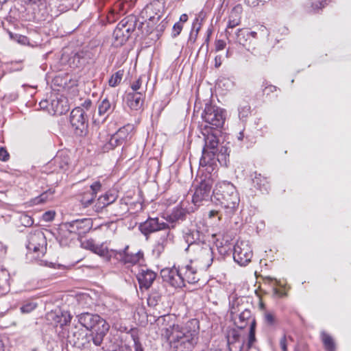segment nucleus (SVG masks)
<instances>
[{
  "label": "nucleus",
  "instance_id": "nucleus-43",
  "mask_svg": "<svg viewBox=\"0 0 351 351\" xmlns=\"http://www.w3.org/2000/svg\"><path fill=\"white\" fill-rule=\"evenodd\" d=\"M124 74L123 70H119L113 74L108 81V84L111 87H115L120 84Z\"/></svg>",
  "mask_w": 351,
  "mask_h": 351
},
{
  "label": "nucleus",
  "instance_id": "nucleus-51",
  "mask_svg": "<svg viewBox=\"0 0 351 351\" xmlns=\"http://www.w3.org/2000/svg\"><path fill=\"white\" fill-rule=\"evenodd\" d=\"M182 28H183V25L181 23H180V22L176 23L172 29V33H171L172 37L176 38V36H178L180 34L181 31L182 30Z\"/></svg>",
  "mask_w": 351,
  "mask_h": 351
},
{
  "label": "nucleus",
  "instance_id": "nucleus-47",
  "mask_svg": "<svg viewBox=\"0 0 351 351\" xmlns=\"http://www.w3.org/2000/svg\"><path fill=\"white\" fill-rule=\"evenodd\" d=\"M264 320L267 325L274 326L277 321L275 315L271 312H266L264 315Z\"/></svg>",
  "mask_w": 351,
  "mask_h": 351
},
{
  "label": "nucleus",
  "instance_id": "nucleus-59",
  "mask_svg": "<svg viewBox=\"0 0 351 351\" xmlns=\"http://www.w3.org/2000/svg\"><path fill=\"white\" fill-rule=\"evenodd\" d=\"M39 106L41 109L45 110L49 112L50 101L48 100H43L39 103Z\"/></svg>",
  "mask_w": 351,
  "mask_h": 351
},
{
  "label": "nucleus",
  "instance_id": "nucleus-9",
  "mask_svg": "<svg viewBox=\"0 0 351 351\" xmlns=\"http://www.w3.org/2000/svg\"><path fill=\"white\" fill-rule=\"evenodd\" d=\"M213 186V180L208 178L202 180L200 182L195 186V192L193 195L192 202L199 206L204 202H208L210 199V191Z\"/></svg>",
  "mask_w": 351,
  "mask_h": 351
},
{
  "label": "nucleus",
  "instance_id": "nucleus-62",
  "mask_svg": "<svg viewBox=\"0 0 351 351\" xmlns=\"http://www.w3.org/2000/svg\"><path fill=\"white\" fill-rule=\"evenodd\" d=\"M60 5H65L66 8H68L71 6V3L69 2L71 0H56Z\"/></svg>",
  "mask_w": 351,
  "mask_h": 351
},
{
  "label": "nucleus",
  "instance_id": "nucleus-1",
  "mask_svg": "<svg viewBox=\"0 0 351 351\" xmlns=\"http://www.w3.org/2000/svg\"><path fill=\"white\" fill-rule=\"evenodd\" d=\"M199 321L192 319L184 325L165 328L162 335L175 351H193L199 340Z\"/></svg>",
  "mask_w": 351,
  "mask_h": 351
},
{
  "label": "nucleus",
  "instance_id": "nucleus-49",
  "mask_svg": "<svg viewBox=\"0 0 351 351\" xmlns=\"http://www.w3.org/2000/svg\"><path fill=\"white\" fill-rule=\"evenodd\" d=\"M20 220L21 223L26 227L31 226L34 223L32 217L25 214L21 216Z\"/></svg>",
  "mask_w": 351,
  "mask_h": 351
},
{
  "label": "nucleus",
  "instance_id": "nucleus-61",
  "mask_svg": "<svg viewBox=\"0 0 351 351\" xmlns=\"http://www.w3.org/2000/svg\"><path fill=\"white\" fill-rule=\"evenodd\" d=\"M245 2L251 7H256L258 5L259 3H261V0H245Z\"/></svg>",
  "mask_w": 351,
  "mask_h": 351
},
{
  "label": "nucleus",
  "instance_id": "nucleus-57",
  "mask_svg": "<svg viewBox=\"0 0 351 351\" xmlns=\"http://www.w3.org/2000/svg\"><path fill=\"white\" fill-rule=\"evenodd\" d=\"M280 346L282 351H288L287 350V338L286 335H284L280 339Z\"/></svg>",
  "mask_w": 351,
  "mask_h": 351
},
{
  "label": "nucleus",
  "instance_id": "nucleus-63",
  "mask_svg": "<svg viewBox=\"0 0 351 351\" xmlns=\"http://www.w3.org/2000/svg\"><path fill=\"white\" fill-rule=\"evenodd\" d=\"M221 65V57L220 56H217L215 58V66L218 68Z\"/></svg>",
  "mask_w": 351,
  "mask_h": 351
},
{
  "label": "nucleus",
  "instance_id": "nucleus-22",
  "mask_svg": "<svg viewBox=\"0 0 351 351\" xmlns=\"http://www.w3.org/2000/svg\"><path fill=\"white\" fill-rule=\"evenodd\" d=\"M69 110L66 102L59 98L52 99L50 101L49 113L52 115H61Z\"/></svg>",
  "mask_w": 351,
  "mask_h": 351
},
{
  "label": "nucleus",
  "instance_id": "nucleus-5",
  "mask_svg": "<svg viewBox=\"0 0 351 351\" xmlns=\"http://www.w3.org/2000/svg\"><path fill=\"white\" fill-rule=\"evenodd\" d=\"M225 110L217 106L206 104L202 114V119L210 126L206 125L204 130L213 128H221L225 122Z\"/></svg>",
  "mask_w": 351,
  "mask_h": 351
},
{
  "label": "nucleus",
  "instance_id": "nucleus-41",
  "mask_svg": "<svg viewBox=\"0 0 351 351\" xmlns=\"http://www.w3.org/2000/svg\"><path fill=\"white\" fill-rule=\"evenodd\" d=\"M93 333L87 334L85 337H84L81 341H77V343L75 344V347L80 349H86L90 347V342L93 341L92 337Z\"/></svg>",
  "mask_w": 351,
  "mask_h": 351
},
{
  "label": "nucleus",
  "instance_id": "nucleus-2",
  "mask_svg": "<svg viewBox=\"0 0 351 351\" xmlns=\"http://www.w3.org/2000/svg\"><path fill=\"white\" fill-rule=\"evenodd\" d=\"M213 195L223 208L226 217L231 218L237 211L240 202L236 187L230 182H219L213 189Z\"/></svg>",
  "mask_w": 351,
  "mask_h": 351
},
{
  "label": "nucleus",
  "instance_id": "nucleus-11",
  "mask_svg": "<svg viewBox=\"0 0 351 351\" xmlns=\"http://www.w3.org/2000/svg\"><path fill=\"white\" fill-rule=\"evenodd\" d=\"M194 252L196 254L195 261L199 262L202 269H207L213 261V253L211 247L202 242L200 245L194 246Z\"/></svg>",
  "mask_w": 351,
  "mask_h": 351
},
{
  "label": "nucleus",
  "instance_id": "nucleus-10",
  "mask_svg": "<svg viewBox=\"0 0 351 351\" xmlns=\"http://www.w3.org/2000/svg\"><path fill=\"white\" fill-rule=\"evenodd\" d=\"M70 123L76 135L83 136L86 134L87 121L84 110L78 107L74 108L70 114Z\"/></svg>",
  "mask_w": 351,
  "mask_h": 351
},
{
  "label": "nucleus",
  "instance_id": "nucleus-44",
  "mask_svg": "<svg viewBox=\"0 0 351 351\" xmlns=\"http://www.w3.org/2000/svg\"><path fill=\"white\" fill-rule=\"evenodd\" d=\"M38 306V304L34 301L28 300L24 302L20 307L22 313H29Z\"/></svg>",
  "mask_w": 351,
  "mask_h": 351
},
{
  "label": "nucleus",
  "instance_id": "nucleus-36",
  "mask_svg": "<svg viewBox=\"0 0 351 351\" xmlns=\"http://www.w3.org/2000/svg\"><path fill=\"white\" fill-rule=\"evenodd\" d=\"M201 29V23H199V19L196 18L193 23L192 29L191 31L189 43H195L197 40L198 33Z\"/></svg>",
  "mask_w": 351,
  "mask_h": 351
},
{
  "label": "nucleus",
  "instance_id": "nucleus-32",
  "mask_svg": "<svg viewBox=\"0 0 351 351\" xmlns=\"http://www.w3.org/2000/svg\"><path fill=\"white\" fill-rule=\"evenodd\" d=\"M82 333H84V330L83 328L77 326H73L68 332L66 337L68 341L74 346L77 343V339H79Z\"/></svg>",
  "mask_w": 351,
  "mask_h": 351
},
{
  "label": "nucleus",
  "instance_id": "nucleus-53",
  "mask_svg": "<svg viewBox=\"0 0 351 351\" xmlns=\"http://www.w3.org/2000/svg\"><path fill=\"white\" fill-rule=\"evenodd\" d=\"M119 208H121V210L117 211L114 215L116 216H121L123 215L127 210H128V206L125 203H119Z\"/></svg>",
  "mask_w": 351,
  "mask_h": 351
},
{
  "label": "nucleus",
  "instance_id": "nucleus-35",
  "mask_svg": "<svg viewBox=\"0 0 351 351\" xmlns=\"http://www.w3.org/2000/svg\"><path fill=\"white\" fill-rule=\"evenodd\" d=\"M114 106L106 98L101 101L98 107L99 115H106V117L112 112Z\"/></svg>",
  "mask_w": 351,
  "mask_h": 351
},
{
  "label": "nucleus",
  "instance_id": "nucleus-50",
  "mask_svg": "<svg viewBox=\"0 0 351 351\" xmlns=\"http://www.w3.org/2000/svg\"><path fill=\"white\" fill-rule=\"evenodd\" d=\"M132 89L134 91V93L138 92V90L142 91V93L145 92L144 88H142V80L138 78L137 80L131 84Z\"/></svg>",
  "mask_w": 351,
  "mask_h": 351
},
{
  "label": "nucleus",
  "instance_id": "nucleus-12",
  "mask_svg": "<svg viewBox=\"0 0 351 351\" xmlns=\"http://www.w3.org/2000/svg\"><path fill=\"white\" fill-rule=\"evenodd\" d=\"M163 9V3L161 0H155L147 4L141 12L140 16L145 21L148 20L156 23L161 17Z\"/></svg>",
  "mask_w": 351,
  "mask_h": 351
},
{
  "label": "nucleus",
  "instance_id": "nucleus-31",
  "mask_svg": "<svg viewBox=\"0 0 351 351\" xmlns=\"http://www.w3.org/2000/svg\"><path fill=\"white\" fill-rule=\"evenodd\" d=\"M241 10V8L239 7H234L232 10L231 11L228 22V28H234L236 26L239 25L241 23V16L239 14V10Z\"/></svg>",
  "mask_w": 351,
  "mask_h": 351
},
{
  "label": "nucleus",
  "instance_id": "nucleus-55",
  "mask_svg": "<svg viewBox=\"0 0 351 351\" xmlns=\"http://www.w3.org/2000/svg\"><path fill=\"white\" fill-rule=\"evenodd\" d=\"M54 217H55V212L47 211L43 214V218L46 221H50L53 219Z\"/></svg>",
  "mask_w": 351,
  "mask_h": 351
},
{
  "label": "nucleus",
  "instance_id": "nucleus-14",
  "mask_svg": "<svg viewBox=\"0 0 351 351\" xmlns=\"http://www.w3.org/2000/svg\"><path fill=\"white\" fill-rule=\"evenodd\" d=\"M27 248L28 250L43 253L47 241L44 233L41 230H36L30 232L27 237Z\"/></svg>",
  "mask_w": 351,
  "mask_h": 351
},
{
  "label": "nucleus",
  "instance_id": "nucleus-27",
  "mask_svg": "<svg viewBox=\"0 0 351 351\" xmlns=\"http://www.w3.org/2000/svg\"><path fill=\"white\" fill-rule=\"evenodd\" d=\"M186 217V213L182 208H175L173 210L171 213L167 216L166 221L169 225V228L167 229L173 228L176 223L179 221H183Z\"/></svg>",
  "mask_w": 351,
  "mask_h": 351
},
{
  "label": "nucleus",
  "instance_id": "nucleus-60",
  "mask_svg": "<svg viewBox=\"0 0 351 351\" xmlns=\"http://www.w3.org/2000/svg\"><path fill=\"white\" fill-rule=\"evenodd\" d=\"M276 90V86H274L273 85H269V86H266L263 89V93L266 94V95H269L270 93H274Z\"/></svg>",
  "mask_w": 351,
  "mask_h": 351
},
{
  "label": "nucleus",
  "instance_id": "nucleus-42",
  "mask_svg": "<svg viewBox=\"0 0 351 351\" xmlns=\"http://www.w3.org/2000/svg\"><path fill=\"white\" fill-rule=\"evenodd\" d=\"M53 193H54V191L50 189L45 191L42 194H40L38 197H36L34 199V203L35 204L45 203L47 201H48L49 199L52 198Z\"/></svg>",
  "mask_w": 351,
  "mask_h": 351
},
{
  "label": "nucleus",
  "instance_id": "nucleus-29",
  "mask_svg": "<svg viewBox=\"0 0 351 351\" xmlns=\"http://www.w3.org/2000/svg\"><path fill=\"white\" fill-rule=\"evenodd\" d=\"M252 319H255L252 317V313L248 309L243 310L238 316V319H234L237 326L241 329L245 328L246 326L251 323Z\"/></svg>",
  "mask_w": 351,
  "mask_h": 351
},
{
  "label": "nucleus",
  "instance_id": "nucleus-30",
  "mask_svg": "<svg viewBox=\"0 0 351 351\" xmlns=\"http://www.w3.org/2000/svg\"><path fill=\"white\" fill-rule=\"evenodd\" d=\"M119 24L126 30V32H128L129 35H131V33L134 32L136 27L138 20L135 16L130 15L123 19Z\"/></svg>",
  "mask_w": 351,
  "mask_h": 351
},
{
  "label": "nucleus",
  "instance_id": "nucleus-37",
  "mask_svg": "<svg viewBox=\"0 0 351 351\" xmlns=\"http://www.w3.org/2000/svg\"><path fill=\"white\" fill-rule=\"evenodd\" d=\"M238 111L239 119L245 121L251 114V107L249 104L243 102L239 105Z\"/></svg>",
  "mask_w": 351,
  "mask_h": 351
},
{
  "label": "nucleus",
  "instance_id": "nucleus-25",
  "mask_svg": "<svg viewBox=\"0 0 351 351\" xmlns=\"http://www.w3.org/2000/svg\"><path fill=\"white\" fill-rule=\"evenodd\" d=\"M126 100L128 106L132 110L140 109L143 103L142 91L128 93Z\"/></svg>",
  "mask_w": 351,
  "mask_h": 351
},
{
  "label": "nucleus",
  "instance_id": "nucleus-8",
  "mask_svg": "<svg viewBox=\"0 0 351 351\" xmlns=\"http://www.w3.org/2000/svg\"><path fill=\"white\" fill-rule=\"evenodd\" d=\"M92 227L93 221L91 219L84 218L76 219L64 223L60 229V233L67 232L69 234H75L81 236L88 232Z\"/></svg>",
  "mask_w": 351,
  "mask_h": 351
},
{
  "label": "nucleus",
  "instance_id": "nucleus-40",
  "mask_svg": "<svg viewBox=\"0 0 351 351\" xmlns=\"http://www.w3.org/2000/svg\"><path fill=\"white\" fill-rule=\"evenodd\" d=\"M249 39V34L243 29H239L237 33V40L238 43L245 47L248 51H250V47H247V41Z\"/></svg>",
  "mask_w": 351,
  "mask_h": 351
},
{
  "label": "nucleus",
  "instance_id": "nucleus-28",
  "mask_svg": "<svg viewBox=\"0 0 351 351\" xmlns=\"http://www.w3.org/2000/svg\"><path fill=\"white\" fill-rule=\"evenodd\" d=\"M113 36L114 38V45L119 46L123 45L130 38V35H129L128 33L126 32V30L119 23L114 30Z\"/></svg>",
  "mask_w": 351,
  "mask_h": 351
},
{
  "label": "nucleus",
  "instance_id": "nucleus-3",
  "mask_svg": "<svg viewBox=\"0 0 351 351\" xmlns=\"http://www.w3.org/2000/svg\"><path fill=\"white\" fill-rule=\"evenodd\" d=\"M78 322L82 326L93 333V343L96 346H100L104 337L109 330L110 326L106 321L97 314L83 313L77 316Z\"/></svg>",
  "mask_w": 351,
  "mask_h": 351
},
{
  "label": "nucleus",
  "instance_id": "nucleus-64",
  "mask_svg": "<svg viewBox=\"0 0 351 351\" xmlns=\"http://www.w3.org/2000/svg\"><path fill=\"white\" fill-rule=\"evenodd\" d=\"M27 40V38L24 36L19 35L18 42L22 44H25L26 41Z\"/></svg>",
  "mask_w": 351,
  "mask_h": 351
},
{
  "label": "nucleus",
  "instance_id": "nucleus-39",
  "mask_svg": "<svg viewBox=\"0 0 351 351\" xmlns=\"http://www.w3.org/2000/svg\"><path fill=\"white\" fill-rule=\"evenodd\" d=\"M95 199V197L87 191L80 195V202L84 208H87L93 203Z\"/></svg>",
  "mask_w": 351,
  "mask_h": 351
},
{
  "label": "nucleus",
  "instance_id": "nucleus-24",
  "mask_svg": "<svg viewBox=\"0 0 351 351\" xmlns=\"http://www.w3.org/2000/svg\"><path fill=\"white\" fill-rule=\"evenodd\" d=\"M185 242L188 244L186 250L193 251L195 245H200V234L197 230H189L184 235Z\"/></svg>",
  "mask_w": 351,
  "mask_h": 351
},
{
  "label": "nucleus",
  "instance_id": "nucleus-48",
  "mask_svg": "<svg viewBox=\"0 0 351 351\" xmlns=\"http://www.w3.org/2000/svg\"><path fill=\"white\" fill-rule=\"evenodd\" d=\"M101 184L100 182L97 181V182H93L90 186V189L88 191L96 197L97 193L101 191Z\"/></svg>",
  "mask_w": 351,
  "mask_h": 351
},
{
  "label": "nucleus",
  "instance_id": "nucleus-21",
  "mask_svg": "<svg viewBox=\"0 0 351 351\" xmlns=\"http://www.w3.org/2000/svg\"><path fill=\"white\" fill-rule=\"evenodd\" d=\"M117 198V195L112 191H108L105 194L101 195L97 200L95 205V210L97 213L108 206V205L114 203Z\"/></svg>",
  "mask_w": 351,
  "mask_h": 351
},
{
  "label": "nucleus",
  "instance_id": "nucleus-7",
  "mask_svg": "<svg viewBox=\"0 0 351 351\" xmlns=\"http://www.w3.org/2000/svg\"><path fill=\"white\" fill-rule=\"evenodd\" d=\"M253 251L248 241L238 240L234 246V261L241 266L247 265L252 260Z\"/></svg>",
  "mask_w": 351,
  "mask_h": 351
},
{
  "label": "nucleus",
  "instance_id": "nucleus-26",
  "mask_svg": "<svg viewBox=\"0 0 351 351\" xmlns=\"http://www.w3.org/2000/svg\"><path fill=\"white\" fill-rule=\"evenodd\" d=\"M252 178L253 186L256 189L263 193L268 192L270 186L267 177L257 172H254V174L252 175Z\"/></svg>",
  "mask_w": 351,
  "mask_h": 351
},
{
  "label": "nucleus",
  "instance_id": "nucleus-4",
  "mask_svg": "<svg viewBox=\"0 0 351 351\" xmlns=\"http://www.w3.org/2000/svg\"><path fill=\"white\" fill-rule=\"evenodd\" d=\"M207 134L203 132L205 145L202 150V156L199 160V165L202 167L212 165L218 152L219 139L217 134L208 130Z\"/></svg>",
  "mask_w": 351,
  "mask_h": 351
},
{
  "label": "nucleus",
  "instance_id": "nucleus-38",
  "mask_svg": "<svg viewBox=\"0 0 351 351\" xmlns=\"http://www.w3.org/2000/svg\"><path fill=\"white\" fill-rule=\"evenodd\" d=\"M322 340L326 350L335 351V342L329 335L324 332H322Z\"/></svg>",
  "mask_w": 351,
  "mask_h": 351
},
{
  "label": "nucleus",
  "instance_id": "nucleus-45",
  "mask_svg": "<svg viewBox=\"0 0 351 351\" xmlns=\"http://www.w3.org/2000/svg\"><path fill=\"white\" fill-rule=\"evenodd\" d=\"M256 320L252 319L250 323V332H249V337L247 342V347L250 348L255 341V330H256Z\"/></svg>",
  "mask_w": 351,
  "mask_h": 351
},
{
  "label": "nucleus",
  "instance_id": "nucleus-6",
  "mask_svg": "<svg viewBox=\"0 0 351 351\" xmlns=\"http://www.w3.org/2000/svg\"><path fill=\"white\" fill-rule=\"evenodd\" d=\"M134 125L130 123L120 128L110 136L109 141L104 146V150L108 151L117 147L125 146L128 144L134 134Z\"/></svg>",
  "mask_w": 351,
  "mask_h": 351
},
{
  "label": "nucleus",
  "instance_id": "nucleus-18",
  "mask_svg": "<svg viewBox=\"0 0 351 351\" xmlns=\"http://www.w3.org/2000/svg\"><path fill=\"white\" fill-rule=\"evenodd\" d=\"M167 228H169V225L162 221H160L158 217H149L145 221L141 223L139 225L140 231L145 236L154 232L166 230Z\"/></svg>",
  "mask_w": 351,
  "mask_h": 351
},
{
  "label": "nucleus",
  "instance_id": "nucleus-23",
  "mask_svg": "<svg viewBox=\"0 0 351 351\" xmlns=\"http://www.w3.org/2000/svg\"><path fill=\"white\" fill-rule=\"evenodd\" d=\"M181 276L184 280V287L186 282L189 284H195L199 281L198 276L197 275L196 269L191 265H185L180 267Z\"/></svg>",
  "mask_w": 351,
  "mask_h": 351
},
{
  "label": "nucleus",
  "instance_id": "nucleus-16",
  "mask_svg": "<svg viewBox=\"0 0 351 351\" xmlns=\"http://www.w3.org/2000/svg\"><path fill=\"white\" fill-rule=\"evenodd\" d=\"M82 246L83 248L98 254L106 261H110L112 256V254L114 253V250H110L104 243L97 244L92 239L83 241L82 243Z\"/></svg>",
  "mask_w": 351,
  "mask_h": 351
},
{
  "label": "nucleus",
  "instance_id": "nucleus-52",
  "mask_svg": "<svg viewBox=\"0 0 351 351\" xmlns=\"http://www.w3.org/2000/svg\"><path fill=\"white\" fill-rule=\"evenodd\" d=\"M208 216L209 219H213L215 217H217V221H219L221 220L222 213L218 210H212L208 212Z\"/></svg>",
  "mask_w": 351,
  "mask_h": 351
},
{
  "label": "nucleus",
  "instance_id": "nucleus-54",
  "mask_svg": "<svg viewBox=\"0 0 351 351\" xmlns=\"http://www.w3.org/2000/svg\"><path fill=\"white\" fill-rule=\"evenodd\" d=\"M228 148H226L224 146H221L220 149L218 148V152L216 154V156L217 157V160H219V156L221 157L224 156L226 157V155H228Z\"/></svg>",
  "mask_w": 351,
  "mask_h": 351
},
{
  "label": "nucleus",
  "instance_id": "nucleus-19",
  "mask_svg": "<svg viewBox=\"0 0 351 351\" xmlns=\"http://www.w3.org/2000/svg\"><path fill=\"white\" fill-rule=\"evenodd\" d=\"M157 274L152 270L143 267L136 274L140 289H148L153 284Z\"/></svg>",
  "mask_w": 351,
  "mask_h": 351
},
{
  "label": "nucleus",
  "instance_id": "nucleus-33",
  "mask_svg": "<svg viewBox=\"0 0 351 351\" xmlns=\"http://www.w3.org/2000/svg\"><path fill=\"white\" fill-rule=\"evenodd\" d=\"M69 162L68 156L63 152H59L53 160V162L56 164L60 169L64 170Z\"/></svg>",
  "mask_w": 351,
  "mask_h": 351
},
{
  "label": "nucleus",
  "instance_id": "nucleus-15",
  "mask_svg": "<svg viewBox=\"0 0 351 351\" xmlns=\"http://www.w3.org/2000/svg\"><path fill=\"white\" fill-rule=\"evenodd\" d=\"M160 276L163 281L169 283L173 287H184V280L181 276L180 267L165 268L160 271Z\"/></svg>",
  "mask_w": 351,
  "mask_h": 351
},
{
  "label": "nucleus",
  "instance_id": "nucleus-34",
  "mask_svg": "<svg viewBox=\"0 0 351 351\" xmlns=\"http://www.w3.org/2000/svg\"><path fill=\"white\" fill-rule=\"evenodd\" d=\"M239 336L235 333L232 335V337H228V345L230 351H241L243 343L240 342Z\"/></svg>",
  "mask_w": 351,
  "mask_h": 351
},
{
  "label": "nucleus",
  "instance_id": "nucleus-56",
  "mask_svg": "<svg viewBox=\"0 0 351 351\" xmlns=\"http://www.w3.org/2000/svg\"><path fill=\"white\" fill-rule=\"evenodd\" d=\"M9 154L7 150L3 148H0V160L2 161H7L9 159Z\"/></svg>",
  "mask_w": 351,
  "mask_h": 351
},
{
  "label": "nucleus",
  "instance_id": "nucleus-13",
  "mask_svg": "<svg viewBox=\"0 0 351 351\" xmlns=\"http://www.w3.org/2000/svg\"><path fill=\"white\" fill-rule=\"evenodd\" d=\"M128 249L129 246L127 245L123 250H114L112 256H119L120 261L124 264H130L132 265L138 264L139 265L143 266V263H145L143 252L142 250H138L135 253L129 252Z\"/></svg>",
  "mask_w": 351,
  "mask_h": 351
},
{
  "label": "nucleus",
  "instance_id": "nucleus-20",
  "mask_svg": "<svg viewBox=\"0 0 351 351\" xmlns=\"http://www.w3.org/2000/svg\"><path fill=\"white\" fill-rule=\"evenodd\" d=\"M136 0H119L114 5L113 9L107 16L109 22H114L117 18L114 16L115 14H125L128 10L133 7Z\"/></svg>",
  "mask_w": 351,
  "mask_h": 351
},
{
  "label": "nucleus",
  "instance_id": "nucleus-46",
  "mask_svg": "<svg viewBox=\"0 0 351 351\" xmlns=\"http://www.w3.org/2000/svg\"><path fill=\"white\" fill-rule=\"evenodd\" d=\"M173 238V236L169 231H168L167 233H165V234H164L162 236V242L158 243V245L156 246L157 250H158V251L163 250L165 247L167 245L168 241L169 240L172 241Z\"/></svg>",
  "mask_w": 351,
  "mask_h": 351
},
{
  "label": "nucleus",
  "instance_id": "nucleus-17",
  "mask_svg": "<svg viewBox=\"0 0 351 351\" xmlns=\"http://www.w3.org/2000/svg\"><path fill=\"white\" fill-rule=\"evenodd\" d=\"M46 319L51 324L62 328L71 322L72 316L69 311L55 310L47 313Z\"/></svg>",
  "mask_w": 351,
  "mask_h": 351
},
{
  "label": "nucleus",
  "instance_id": "nucleus-58",
  "mask_svg": "<svg viewBox=\"0 0 351 351\" xmlns=\"http://www.w3.org/2000/svg\"><path fill=\"white\" fill-rule=\"evenodd\" d=\"M226 45V44L224 40H218L215 42V50L217 51H221L225 48Z\"/></svg>",
  "mask_w": 351,
  "mask_h": 351
}]
</instances>
